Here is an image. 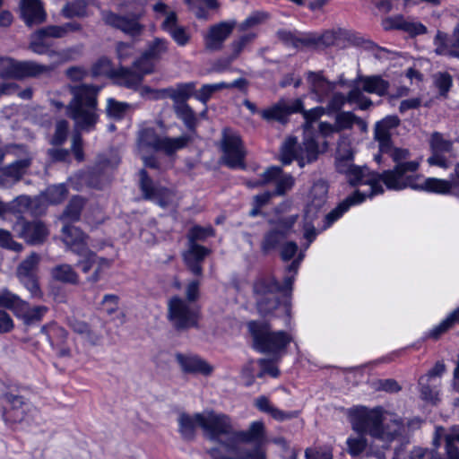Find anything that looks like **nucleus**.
<instances>
[{"mask_svg":"<svg viewBox=\"0 0 459 459\" xmlns=\"http://www.w3.org/2000/svg\"><path fill=\"white\" fill-rule=\"evenodd\" d=\"M350 419L354 431L362 435L368 434L374 439L370 450L377 459H385V453L374 451V447L388 449L389 444L402 435L403 430L402 420L395 418L387 420L380 407L374 409L364 406L356 407L351 410Z\"/></svg>","mask_w":459,"mask_h":459,"instance_id":"1","label":"nucleus"},{"mask_svg":"<svg viewBox=\"0 0 459 459\" xmlns=\"http://www.w3.org/2000/svg\"><path fill=\"white\" fill-rule=\"evenodd\" d=\"M381 153L391 157L395 166L383 171L384 185L388 190L401 191L407 188V184L420 168V160H407L411 157L408 149L394 147L393 142L379 148Z\"/></svg>","mask_w":459,"mask_h":459,"instance_id":"2","label":"nucleus"},{"mask_svg":"<svg viewBox=\"0 0 459 459\" xmlns=\"http://www.w3.org/2000/svg\"><path fill=\"white\" fill-rule=\"evenodd\" d=\"M48 55L50 57L56 56V64L45 65L33 61H17L12 58H2L0 59V75L2 77L22 79L48 74L57 65L74 59L75 51L69 48L60 52L51 51Z\"/></svg>","mask_w":459,"mask_h":459,"instance_id":"3","label":"nucleus"},{"mask_svg":"<svg viewBox=\"0 0 459 459\" xmlns=\"http://www.w3.org/2000/svg\"><path fill=\"white\" fill-rule=\"evenodd\" d=\"M280 282L273 276H263L254 281L253 297L260 316H272L281 310L290 316V304L280 302Z\"/></svg>","mask_w":459,"mask_h":459,"instance_id":"4","label":"nucleus"},{"mask_svg":"<svg viewBox=\"0 0 459 459\" xmlns=\"http://www.w3.org/2000/svg\"><path fill=\"white\" fill-rule=\"evenodd\" d=\"M73 100L67 107V113L78 129L89 130L96 123L95 102L97 89L82 84L71 89Z\"/></svg>","mask_w":459,"mask_h":459,"instance_id":"5","label":"nucleus"},{"mask_svg":"<svg viewBox=\"0 0 459 459\" xmlns=\"http://www.w3.org/2000/svg\"><path fill=\"white\" fill-rule=\"evenodd\" d=\"M196 419L209 439L218 442L229 453L232 452L236 429L230 416L210 410L197 412Z\"/></svg>","mask_w":459,"mask_h":459,"instance_id":"6","label":"nucleus"},{"mask_svg":"<svg viewBox=\"0 0 459 459\" xmlns=\"http://www.w3.org/2000/svg\"><path fill=\"white\" fill-rule=\"evenodd\" d=\"M247 329L252 336L254 348L260 352L278 354L292 341L290 334L284 331L273 332L265 322L250 321L247 323Z\"/></svg>","mask_w":459,"mask_h":459,"instance_id":"7","label":"nucleus"},{"mask_svg":"<svg viewBox=\"0 0 459 459\" xmlns=\"http://www.w3.org/2000/svg\"><path fill=\"white\" fill-rule=\"evenodd\" d=\"M62 240L71 251L81 256L78 264L84 273L89 272L95 263H98V270L108 266L107 259L98 257L87 248L86 237L78 228L64 225Z\"/></svg>","mask_w":459,"mask_h":459,"instance_id":"8","label":"nucleus"},{"mask_svg":"<svg viewBox=\"0 0 459 459\" xmlns=\"http://www.w3.org/2000/svg\"><path fill=\"white\" fill-rule=\"evenodd\" d=\"M188 134L178 137L160 136L154 128L147 127L138 134L137 147L139 150L152 149L161 152L167 156L174 155L178 151L184 149L191 142Z\"/></svg>","mask_w":459,"mask_h":459,"instance_id":"9","label":"nucleus"},{"mask_svg":"<svg viewBox=\"0 0 459 459\" xmlns=\"http://www.w3.org/2000/svg\"><path fill=\"white\" fill-rule=\"evenodd\" d=\"M319 155V147L315 138L307 136L301 144L298 145L294 137L288 138L281 149V161L289 165L297 160L299 166L303 168L306 164L316 161Z\"/></svg>","mask_w":459,"mask_h":459,"instance_id":"10","label":"nucleus"},{"mask_svg":"<svg viewBox=\"0 0 459 459\" xmlns=\"http://www.w3.org/2000/svg\"><path fill=\"white\" fill-rule=\"evenodd\" d=\"M220 148L222 152L221 161L230 169H246L245 150L240 135L230 128H224L221 133Z\"/></svg>","mask_w":459,"mask_h":459,"instance_id":"11","label":"nucleus"},{"mask_svg":"<svg viewBox=\"0 0 459 459\" xmlns=\"http://www.w3.org/2000/svg\"><path fill=\"white\" fill-rule=\"evenodd\" d=\"M168 319L178 331L197 327L199 309L191 306L186 299L173 296L168 301Z\"/></svg>","mask_w":459,"mask_h":459,"instance_id":"12","label":"nucleus"},{"mask_svg":"<svg viewBox=\"0 0 459 459\" xmlns=\"http://www.w3.org/2000/svg\"><path fill=\"white\" fill-rule=\"evenodd\" d=\"M348 182L353 186H367V190H356L352 195L359 194L358 198H363L365 201L366 198H372L377 195H381L384 193V187L382 183L384 184V177L383 172L377 173L375 171H371L368 167H359L356 166L352 169L351 175L348 178Z\"/></svg>","mask_w":459,"mask_h":459,"instance_id":"13","label":"nucleus"},{"mask_svg":"<svg viewBox=\"0 0 459 459\" xmlns=\"http://www.w3.org/2000/svg\"><path fill=\"white\" fill-rule=\"evenodd\" d=\"M348 182L353 186H367V190H356L352 195L359 194L358 198H363L365 201L366 198H372L377 195H381L384 193V187L382 183L384 184V177L383 172L377 173L375 171H371L368 167H359L356 166L352 169L351 175L348 178Z\"/></svg>","mask_w":459,"mask_h":459,"instance_id":"14","label":"nucleus"},{"mask_svg":"<svg viewBox=\"0 0 459 459\" xmlns=\"http://www.w3.org/2000/svg\"><path fill=\"white\" fill-rule=\"evenodd\" d=\"M0 307L12 309L25 325H32L40 321L48 311L45 306L30 307L28 302L8 290L0 294Z\"/></svg>","mask_w":459,"mask_h":459,"instance_id":"15","label":"nucleus"},{"mask_svg":"<svg viewBox=\"0 0 459 459\" xmlns=\"http://www.w3.org/2000/svg\"><path fill=\"white\" fill-rule=\"evenodd\" d=\"M2 404L6 411L4 419L13 423L26 420L29 417H32L37 413L36 409L29 403H26L22 397L12 394H4L0 398Z\"/></svg>","mask_w":459,"mask_h":459,"instance_id":"16","label":"nucleus"},{"mask_svg":"<svg viewBox=\"0 0 459 459\" xmlns=\"http://www.w3.org/2000/svg\"><path fill=\"white\" fill-rule=\"evenodd\" d=\"M139 186L143 199L153 201L162 208L172 204L175 196L172 190L156 186L144 169L139 171Z\"/></svg>","mask_w":459,"mask_h":459,"instance_id":"17","label":"nucleus"},{"mask_svg":"<svg viewBox=\"0 0 459 459\" xmlns=\"http://www.w3.org/2000/svg\"><path fill=\"white\" fill-rule=\"evenodd\" d=\"M298 215H291L281 219L276 223V228L268 231L261 243L263 253L267 254L275 249L280 243L287 237L289 231L296 223Z\"/></svg>","mask_w":459,"mask_h":459,"instance_id":"18","label":"nucleus"},{"mask_svg":"<svg viewBox=\"0 0 459 459\" xmlns=\"http://www.w3.org/2000/svg\"><path fill=\"white\" fill-rule=\"evenodd\" d=\"M236 24L235 21H230L212 25L204 38L205 48L211 52L221 50L225 40L231 35Z\"/></svg>","mask_w":459,"mask_h":459,"instance_id":"19","label":"nucleus"},{"mask_svg":"<svg viewBox=\"0 0 459 459\" xmlns=\"http://www.w3.org/2000/svg\"><path fill=\"white\" fill-rule=\"evenodd\" d=\"M13 229L20 238L31 245L42 243L48 235L46 225L39 221L28 222L23 219H19Z\"/></svg>","mask_w":459,"mask_h":459,"instance_id":"20","label":"nucleus"},{"mask_svg":"<svg viewBox=\"0 0 459 459\" xmlns=\"http://www.w3.org/2000/svg\"><path fill=\"white\" fill-rule=\"evenodd\" d=\"M155 63L156 61L154 59L151 58L149 56H146V54L143 52L142 56L134 62V70L133 72L126 71L123 68L117 69V84L120 83L118 82L119 77L121 75H126L127 78V87L138 85L145 74L153 72Z\"/></svg>","mask_w":459,"mask_h":459,"instance_id":"21","label":"nucleus"},{"mask_svg":"<svg viewBox=\"0 0 459 459\" xmlns=\"http://www.w3.org/2000/svg\"><path fill=\"white\" fill-rule=\"evenodd\" d=\"M421 178V175L415 174L412 179L407 184V188L439 195L455 194V184L450 180L437 178H427L422 183H419V180Z\"/></svg>","mask_w":459,"mask_h":459,"instance_id":"22","label":"nucleus"},{"mask_svg":"<svg viewBox=\"0 0 459 459\" xmlns=\"http://www.w3.org/2000/svg\"><path fill=\"white\" fill-rule=\"evenodd\" d=\"M429 144L432 153L428 158V163L430 166L447 169L449 161L445 154L452 152L453 143L450 140L445 139L442 134L434 132L431 134Z\"/></svg>","mask_w":459,"mask_h":459,"instance_id":"23","label":"nucleus"},{"mask_svg":"<svg viewBox=\"0 0 459 459\" xmlns=\"http://www.w3.org/2000/svg\"><path fill=\"white\" fill-rule=\"evenodd\" d=\"M441 439L445 440L446 459H459V426H453L449 429L436 427L433 444L439 446Z\"/></svg>","mask_w":459,"mask_h":459,"instance_id":"24","label":"nucleus"},{"mask_svg":"<svg viewBox=\"0 0 459 459\" xmlns=\"http://www.w3.org/2000/svg\"><path fill=\"white\" fill-rule=\"evenodd\" d=\"M162 30L167 32L179 47H185L190 42L191 33L185 26L178 24L176 12H170L160 24Z\"/></svg>","mask_w":459,"mask_h":459,"instance_id":"25","label":"nucleus"},{"mask_svg":"<svg viewBox=\"0 0 459 459\" xmlns=\"http://www.w3.org/2000/svg\"><path fill=\"white\" fill-rule=\"evenodd\" d=\"M30 165V159L17 160L8 167L0 169V186L7 187L18 181ZM5 211L4 204L0 202V214Z\"/></svg>","mask_w":459,"mask_h":459,"instance_id":"26","label":"nucleus"},{"mask_svg":"<svg viewBox=\"0 0 459 459\" xmlns=\"http://www.w3.org/2000/svg\"><path fill=\"white\" fill-rule=\"evenodd\" d=\"M176 360L186 374L210 376L213 371V367L197 355L177 353Z\"/></svg>","mask_w":459,"mask_h":459,"instance_id":"27","label":"nucleus"},{"mask_svg":"<svg viewBox=\"0 0 459 459\" xmlns=\"http://www.w3.org/2000/svg\"><path fill=\"white\" fill-rule=\"evenodd\" d=\"M262 176L264 182L275 183L276 187L273 191L275 195H285L295 184V179L291 175L283 173L281 168L276 166L268 168L262 173Z\"/></svg>","mask_w":459,"mask_h":459,"instance_id":"28","label":"nucleus"},{"mask_svg":"<svg viewBox=\"0 0 459 459\" xmlns=\"http://www.w3.org/2000/svg\"><path fill=\"white\" fill-rule=\"evenodd\" d=\"M211 250L197 243H188V248L183 253V260L187 269L195 276L203 275L202 263Z\"/></svg>","mask_w":459,"mask_h":459,"instance_id":"29","label":"nucleus"},{"mask_svg":"<svg viewBox=\"0 0 459 459\" xmlns=\"http://www.w3.org/2000/svg\"><path fill=\"white\" fill-rule=\"evenodd\" d=\"M328 194V185L326 181L319 179L316 181L310 190L309 203L307 206L305 218L312 221L316 212L325 205Z\"/></svg>","mask_w":459,"mask_h":459,"instance_id":"30","label":"nucleus"},{"mask_svg":"<svg viewBox=\"0 0 459 459\" xmlns=\"http://www.w3.org/2000/svg\"><path fill=\"white\" fill-rule=\"evenodd\" d=\"M434 45L437 55L459 58V34L455 28L452 35L438 30L434 38Z\"/></svg>","mask_w":459,"mask_h":459,"instance_id":"31","label":"nucleus"},{"mask_svg":"<svg viewBox=\"0 0 459 459\" xmlns=\"http://www.w3.org/2000/svg\"><path fill=\"white\" fill-rule=\"evenodd\" d=\"M384 30H400L411 36L421 35L427 32V28L420 22H415L405 19L403 15H394L383 19Z\"/></svg>","mask_w":459,"mask_h":459,"instance_id":"32","label":"nucleus"},{"mask_svg":"<svg viewBox=\"0 0 459 459\" xmlns=\"http://www.w3.org/2000/svg\"><path fill=\"white\" fill-rule=\"evenodd\" d=\"M21 15L28 26L39 24L46 20L47 14L40 0H21Z\"/></svg>","mask_w":459,"mask_h":459,"instance_id":"33","label":"nucleus"},{"mask_svg":"<svg viewBox=\"0 0 459 459\" xmlns=\"http://www.w3.org/2000/svg\"><path fill=\"white\" fill-rule=\"evenodd\" d=\"M265 437L264 424L261 420L253 421L248 429L236 430L234 436V449L232 452H238L240 443H260Z\"/></svg>","mask_w":459,"mask_h":459,"instance_id":"34","label":"nucleus"},{"mask_svg":"<svg viewBox=\"0 0 459 459\" xmlns=\"http://www.w3.org/2000/svg\"><path fill=\"white\" fill-rule=\"evenodd\" d=\"M307 82L311 91L317 96L319 102H323L336 87V83L328 81L322 72H308Z\"/></svg>","mask_w":459,"mask_h":459,"instance_id":"35","label":"nucleus"},{"mask_svg":"<svg viewBox=\"0 0 459 459\" xmlns=\"http://www.w3.org/2000/svg\"><path fill=\"white\" fill-rule=\"evenodd\" d=\"M354 124L362 125L366 126L364 121L350 111L338 112L335 117L334 124L321 123L320 130L322 132H340L345 129H351Z\"/></svg>","mask_w":459,"mask_h":459,"instance_id":"36","label":"nucleus"},{"mask_svg":"<svg viewBox=\"0 0 459 459\" xmlns=\"http://www.w3.org/2000/svg\"><path fill=\"white\" fill-rule=\"evenodd\" d=\"M400 118L397 116H387L376 123L374 127V138L378 142L379 148L385 144L390 143L391 130L400 125Z\"/></svg>","mask_w":459,"mask_h":459,"instance_id":"37","label":"nucleus"},{"mask_svg":"<svg viewBox=\"0 0 459 459\" xmlns=\"http://www.w3.org/2000/svg\"><path fill=\"white\" fill-rule=\"evenodd\" d=\"M357 81L367 93L376 94L380 97L388 93L390 83L381 75H360Z\"/></svg>","mask_w":459,"mask_h":459,"instance_id":"38","label":"nucleus"},{"mask_svg":"<svg viewBox=\"0 0 459 459\" xmlns=\"http://www.w3.org/2000/svg\"><path fill=\"white\" fill-rule=\"evenodd\" d=\"M195 82H190L186 83H178L176 87H169L160 91L163 97L169 98L173 100V106L178 104H187L186 100L195 96Z\"/></svg>","mask_w":459,"mask_h":459,"instance_id":"39","label":"nucleus"},{"mask_svg":"<svg viewBox=\"0 0 459 459\" xmlns=\"http://www.w3.org/2000/svg\"><path fill=\"white\" fill-rule=\"evenodd\" d=\"M140 19L141 15L136 13L117 15V29L133 39L137 38L144 30Z\"/></svg>","mask_w":459,"mask_h":459,"instance_id":"40","label":"nucleus"},{"mask_svg":"<svg viewBox=\"0 0 459 459\" xmlns=\"http://www.w3.org/2000/svg\"><path fill=\"white\" fill-rule=\"evenodd\" d=\"M256 36H257L256 33L250 32V33L244 34V35L240 36L238 39L231 41L230 44V48L231 50V53L229 56L225 57L224 67H220L219 65H220L221 62L218 63L217 72H222V71L226 70L234 60L238 58V56H240L241 52L244 50L247 44L251 43L256 38Z\"/></svg>","mask_w":459,"mask_h":459,"instance_id":"41","label":"nucleus"},{"mask_svg":"<svg viewBox=\"0 0 459 459\" xmlns=\"http://www.w3.org/2000/svg\"><path fill=\"white\" fill-rule=\"evenodd\" d=\"M208 453L212 459H266L265 451L261 446H255L251 451L238 449V452H230L232 456L222 455L218 448H212Z\"/></svg>","mask_w":459,"mask_h":459,"instance_id":"42","label":"nucleus"},{"mask_svg":"<svg viewBox=\"0 0 459 459\" xmlns=\"http://www.w3.org/2000/svg\"><path fill=\"white\" fill-rule=\"evenodd\" d=\"M358 196H359V193H357L356 195H349L342 202H341L334 209L328 212L325 217L324 229L330 227L334 221L341 218L342 214L346 212L351 205L362 203L363 198L359 197L356 200V197Z\"/></svg>","mask_w":459,"mask_h":459,"instance_id":"43","label":"nucleus"},{"mask_svg":"<svg viewBox=\"0 0 459 459\" xmlns=\"http://www.w3.org/2000/svg\"><path fill=\"white\" fill-rule=\"evenodd\" d=\"M178 431L183 439L191 441L195 437V428L199 427V421L196 419V413L193 416L187 413H180L178 416Z\"/></svg>","mask_w":459,"mask_h":459,"instance_id":"44","label":"nucleus"},{"mask_svg":"<svg viewBox=\"0 0 459 459\" xmlns=\"http://www.w3.org/2000/svg\"><path fill=\"white\" fill-rule=\"evenodd\" d=\"M173 109L177 117L184 123L186 129L195 134L198 120L192 108L188 104H178L173 106Z\"/></svg>","mask_w":459,"mask_h":459,"instance_id":"45","label":"nucleus"},{"mask_svg":"<svg viewBox=\"0 0 459 459\" xmlns=\"http://www.w3.org/2000/svg\"><path fill=\"white\" fill-rule=\"evenodd\" d=\"M39 261V255L37 253H31L19 264L17 268L18 279L36 276Z\"/></svg>","mask_w":459,"mask_h":459,"instance_id":"46","label":"nucleus"},{"mask_svg":"<svg viewBox=\"0 0 459 459\" xmlns=\"http://www.w3.org/2000/svg\"><path fill=\"white\" fill-rule=\"evenodd\" d=\"M263 119L266 121H278L285 123L288 118V111L285 108V102L281 100L272 107L260 111Z\"/></svg>","mask_w":459,"mask_h":459,"instance_id":"47","label":"nucleus"},{"mask_svg":"<svg viewBox=\"0 0 459 459\" xmlns=\"http://www.w3.org/2000/svg\"><path fill=\"white\" fill-rule=\"evenodd\" d=\"M67 190L65 185H55L48 187L36 201L55 204L62 202L65 198Z\"/></svg>","mask_w":459,"mask_h":459,"instance_id":"48","label":"nucleus"},{"mask_svg":"<svg viewBox=\"0 0 459 459\" xmlns=\"http://www.w3.org/2000/svg\"><path fill=\"white\" fill-rule=\"evenodd\" d=\"M51 276L54 280L65 283H76L78 281L77 273L67 264H59L52 268Z\"/></svg>","mask_w":459,"mask_h":459,"instance_id":"49","label":"nucleus"},{"mask_svg":"<svg viewBox=\"0 0 459 459\" xmlns=\"http://www.w3.org/2000/svg\"><path fill=\"white\" fill-rule=\"evenodd\" d=\"M169 41L163 38H154L146 44V48L143 51L146 56L154 59L156 62L168 51Z\"/></svg>","mask_w":459,"mask_h":459,"instance_id":"50","label":"nucleus"},{"mask_svg":"<svg viewBox=\"0 0 459 459\" xmlns=\"http://www.w3.org/2000/svg\"><path fill=\"white\" fill-rule=\"evenodd\" d=\"M304 258V253L299 252L297 258L292 261L290 264L286 267L287 274L283 278L282 285L280 284V292L291 291L295 276L298 273L299 264Z\"/></svg>","mask_w":459,"mask_h":459,"instance_id":"51","label":"nucleus"},{"mask_svg":"<svg viewBox=\"0 0 459 459\" xmlns=\"http://www.w3.org/2000/svg\"><path fill=\"white\" fill-rule=\"evenodd\" d=\"M51 44L49 39L40 30L30 36V49L39 55L48 53Z\"/></svg>","mask_w":459,"mask_h":459,"instance_id":"52","label":"nucleus"},{"mask_svg":"<svg viewBox=\"0 0 459 459\" xmlns=\"http://www.w3.org/2000/svg\"><path fill=\"white\" fill-rule=\"evenodd\" d=\"M270 18V14L264 11L251 13L239 25L238 30L246 31L264 23Z\"/></svg>","mask_w":459,"mask_h":459,"instance_id":"53","label":"nucleus"},{"mask_svg":"<svg viewBox=\"0 0 459 459\" xmlns=\"http://www.w3.org/2000/svg\"><path fill=\"white\" fill-rule=\"evenodd\" d=\"M353 153L348 151L347 153L342 154L341 150L338 151V154L335 160V167L338 172L345 174L347 178L351 173V170L356 165L352 163Z\"/></svg>","mask_w":459,"mask_h":459,"instance_id":"54","label":"nucleus"},{"mask_svg":"<svg viewBox=\"0 0 459 459\" xmlns=\"http://www.w3.org/2000/svg\"><path fill=\"white\" fill-rule=\"evenodd\" d=\"M226 86V82H224L212 84H204L200 88L199 91L195 92V98L202 102L204 106H206L212 94L218 91L225 89Z\"/></svg>","mask_w":459,"mask_h":459,"instance_id":"55","label":"nucleus"},{"mask_svg":"<svg viewBox=\"0 0 459 459\" xmlns=\"http://www.w3.org/2000/svg\"><path fill=\"white\" fill-rule=\"evenodd\" d=\"M82 206V199L78 196L74 197L66 206L62 215V220L67 221H74L79 220Z\"/></svg>","mask_w":459,"mask_h":459,"instance_id":"56","label":"nucleus"},{"mask_svg":"<svg viewBox=\"0 0 459 459\" xmlns=\"http://www.w3.org/2000/svg\"><path fill=\"white\" fill-rule=\"evenodd\" d=\"M92 74L94 76H108L113 78L115 71L110 59L100 57L92 66Z\"/></svg>","mask_w":459,"mask_h":459,"instance_id":"57","label":"nucleus"},{"mask_svg":"<svg viewBox=\"0 0 459 459\" xmlns=\"http://www.w3.org/2000/svg\"><path fill=\"white\" fill-rule=\"evenodd\" d=\"M429 377L424 376L419 378L420 397L425 401L435 402L437 399V392L429 384Z\"/></svg>","mask_w":459,"mask_h":459,"instance_id":"58","label":"nucleus"},{"mask_svg":"<svg viewBox=\"0 0 459 459\" xmlns=\"http://www.w3.org/2000/svg\"><path fill=\"white\" fill-rule=\"evenodd\" d=\"M214 236V230L209 227L194 226L188 233V243H196L197 240H204Z\"/></svg>","mask_w":459,"mask_h":459,"instance_id":"59","label":"nucleus"},{"mask_svg":"<svg viewBox=\"0 0 459 459\" xmlns=\"http://www.w3.org/2000/svg\"><path fill=\"white\" fill-rule=\"evenodd\" d=\"M347 102L345 95L342 92H335L330 98L327 105L325 107L327 115L336 113L342 109Z\"/></svg>","mask_w":459,"mask_h":459,"instance_id":"60","label":"nucleus"},{"mask_svg":"<svg viewBox=\"0 0 459 459\" xmlns=\"http://www.w3.org/2000/svg\"><path fill=\"white\" fill-rule=\"evenodd\" d=\"M452 82V76L448 73H438L434 76V83L443 96L449 91Z\"/></svg>","mask_w":459,"mask_h":459,"instance_id":"61","label":"nucleus"},{"mask_svg":"<svg viewBox=\"0 0 459 459\" xmlns=\"http://www.w3.org/2000/svg\"><path fill=\"white\" fill-rule=\"evenodd\" d=\"M0 247L14 252H21L23 248L22 245L14 241L12 234L4 230H0Z\"/></svg>","mask_w":459,"mask_h":459,"instance_id":"62","label":"nucleus"},{"mask_svg":"<svg viewBox=\"0 0 459 459\" xmlns=\"http://www.w3.org/2000/svg\"><path fill=\"white\" fill-rule=\"evenodd\" d=\"M348 453L351 456H357L360 455L367 446V440L363 437H350L347 440Z\"/></svg>","mask_w":459,"mask_h":459,"instance_id":"63","label":"nucleus"},{"mask_svg":"<svg viewBox=\"0 0 459 459\" xmlns=\"http://www.w3.org/2000/svg\"><path fill=\"white\" fill-rule=\"evenodd\" d=\"M307 459H333V451L330 447H309L305 451Z\"/></svg>","mask_w":459,"mask_h":459,"instance_id":"64","label":"nucleus"}]
</instances>
